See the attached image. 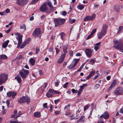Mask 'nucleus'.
I'll return each instance as SVG.
<instances>
[{"instance_id": "obj_45", "label": "nucleus", "mask_w": 123, "mask_h": 123, "mask_svg": "<svg viewBox=\"0 0 123 123\" xmlns=\"http://www.w3.org/2000/svg\"><path fill=\"white\" fill-rule=\"evenodd\" d=\"M38 0H33L32 2L30 3V4H34L37 2L38 1Z\"/></svg>"}, {"instance_id": "obj_36", "label": "nucleus", "mask_w": 123, "mask_h": 123, "mask_svg": "<svg viewBox=\"0 0 123 123\" xmlns=\"http://www.w3.org/2000/svg\"><path fill=\"white\" fill-rule=\"evenodd\" d=\"M77 7L80 10H82L84 8V6L83 5H81L78 6Z\"/></svg>"}, {"instance_id": "obj_63", "label": "nucleus", "mask_w": 123, "mask_h": 123, "mask_svg": "<svg viewBox=\"0 0 123 123\" xmlns=\"http://www.w3.org/2000/svg\"><path fill=\"white\" fill-rule=\"evenodd\" d=\"M100 85L98 84H97L95 85V87L96 88V89L98 88L99 87Z\"/></svg>"}, {"instance_id": "obj_46", "label": "nucleus", "mask_w": 123, "mask_h": 123, "mask_svg": "<svg viewBox=\"0 0 123 123\" xmlns=\"http://www.w3.org/2000/svg\"><path fill=\"white\" fill-rule=\"evenodd\" d=\"M68 84V82H66L65 84L63 85L62 86L64 88H66L67 87V85Z\"/></svg>"}, {"instance_id": "obj_8", "label": "nucleus", "mask_w": 123, "mask_h": 123, "mask_svg": "<svg viewBox=\"0 0 123 123\" xmlns=\"http://www.w3.org/2000/svg\"><path fill=\"white\" fill-rule=\"evenodd\" d=\"M17 4L21 6L25 5L28 2V0H17Z\"/></svg>"}, {"instance_id": "obj_47", "label": "nucleus", "mask_w": 123, "mask_h": 123, "mask_svg": "<svg viewBox=\"0 0 123 123\" xmlns=\"http://www.w3.org/2000/svg\"><path fill=\"white\" fill-rule=\"evenodd\" d=\"M41 18L42 20H44L45 19V16L44 15H43L41 17Z\"/></svg>"}, {"instance_id": "obj_48", "label": "nucleus", "mask_w": 123, "mask_h": 123, "mask_svg": "<svg viewBox=\"0 0 123 123\" xmlns=\"http://www.w3.org/2000/svg\"><path fill=\"white\" fill-rule=\"evenodd\" d=\"M10 99H8L6 101V103L7 105V106L8 107H9V106L10 105Z\"/></svg>"}, {"instance_id": "obj_60", "label": "nucleus", "mask_w": 123, "mask_h": 123, "mask_svg": "<svg viewBox=\"0 0 123 123\" xmlns=\"http://www.w3.org/2000/svg\"><path fill=\"white\" fill-rule=\"evenodd\" d=\"M92 35L91 34L90 35L88 36V37H87V38H86V39L88 40L90 38H91L92 37Z\"/></svg>"}, {"instance_id": "obj_31", "label": "nucleus", "mask_w": 123, "mask_h": 123, "mask_svg": "<svg viewBox=\"0 0 123 123\" xmlns=\"http://www.w3.org/2000/svg\"><path fill=\"white\" fill-rule=\"evenodd\" d=\"M79 60V59H77L76 58H75L74 59L73 62L74 63V64H73L74 65V67H75L76 65Z\"/></svg>"}, {"instance_id": "obj_54", "label": "nucleus", "mask_w": 123, "mask_h": 123, "mask_svg": "<svg viewBox=\"0 0 123 123\" xmlns=\"http://www.w3.org/2000/svg\"><path fill=\"white\" fill-rule=\"evenodd\" d=\"M60 83L59 81L58 80H57V81L55 83V86H58L59 85V84Z\"/></svg>"}, {"instance_id": "obj_38", "label": "nucleus", "mask_w": 123, "mask_h": 123, "mask_svg": "<svg viewBox=\"0 0 123 123\" xmlns=\"http://www.w3.org/2000/svg\"><path fill=\"white\" fill-rule=\"evenodd\" d=\"M21 115V111H19L17 114L15 115V118H16L19 117Z\"/></svg>"}, {"instance_id": "obj_4", "label": "nucleus", "mask_w": 123, "mask_h": 123, "mask_svg": "<svg viewBox=\"0 0 123 123\" xmlns=\"http://www.w3.org/2000/svg\"><path fill=\"white\" fill-rule=\"evenodd\" d=\"M41 34L40 29L39 28H37L35 30L32 35L34 37H40Z\"/></svg>"}, {"instance_id": "obj_25", "label": "nucleus", "mask_w": 123, "mask_h": 123, "mask_svg": "<svg viewBox=\"0 0 123 123\" xmlns=\"http://www.w3.org/2000/svg\"><path fill=\"white\" fill-rule=\"evenodd\" d=\"M9 40H7L4 42L2 45V47L4 48H5L7 47L8 43L9 42Z\"/></svg>"}, {"instance_id": "obj_1", "label": "nucleus", "mask_w": 123, "mask_h": 123, "mask_svg": "<svg viewBox=\"0 0 123 123\" xmlns=\"http://www.w3.org/2000/svg\"><path fill=\"white\" fill-rule=\"evenodd\" d=\"M107 25H103L101 32L98 33L97 35L98 39L102 38L106 34L107 31Z\"/></svg>"}, {"instance_id": "obj_58", "label": "nucleus", "mask_w": 123, "mask_h": 123, "mask_svg": "<svg viewBox=\"0 0 123 123\" xmlns=\"http://www.w3.org/2000/svg\"><path fill=\"white\" fill-rule=\"evenodd\" d=\"M67 12L65 11H64L62 13V15L63 16H66L67 14Z\"/></svg>"}, {"instance_id": "obj_41", "label": "nucleus", "mask_w": 123, "mask_h": 123, "mask_svg": "<svg viewBox=\"0 0 123 123\" xmlns=\"http://www.w3.org/2000/svg\"><path fill=\"white\" fill-rule=\"evenodd\" d=\"M60 34L61 35V38L62 39H63L65 35V34L64 32H62L60 33Z\"/></svg>"}, {"instance_id": "obj_52", "label": "nucleus", "mask_w": 123, "mask_h": 123, "mask_svg": "<svg viewBox=\"0 0 123 123\" xmlns=\"http://www.w3.org/2000/svg\"><path fill=\"white\" fill-rule=\"evenodd\" d=\"M6 13L5 11L3 12H0V15H5Z\"/></svg>"}, {"instance_id": "obj_22", "label": "nucleus", "mask_w": 123, "mask_h": 123, "mask_svg": "<svg viewBox=\"0 0 123 123\" xmlns=\"http://www.w3.org/2000/svg\"><path fill=\"white\" fill-rule=\"evenodd\" d=\"M68 49V46H65L63 47V51L64 53L63 54H65V55H66V54L67 52V50Z\"/></svg>"}, {"instance_id": "obj_32", "label": "nucleus", "mask_w": 123, "mask_h": 123, "mask_svg": "<svg viewBox=\"0 0 123 123\" xmlns=\"http://www.w3.org/2000/svg\"><path fill=\"white\" fill-rule=\"evenodd\" d=\"M47 84H48L47 83H44V84L41 86V88L43 90V91H44V89L47 86Z\"/></svg>"}, {"instance_id": "obj_37", "label": "nucleus", "mask_w": 123, "mask_h": 123, "mask_svg": "<svg viewBox=\"0 0 123 123\" xmlns=\"http://www.w3.org/2000/svg\"><path fill=\"white\" fill-rule=\"evenodd\" d=\"M75 20L74 19H70L69 20V22L70 24H72L74 23L75 22Z\"/></svg>"}, {"instance_id": "obj_13", "label": "nucleus", "mask_w": 123, "mask_h": 123, "mask_svg": "<svg viewBox=\"0 0 123 123\" xmlns=\"http://www.w3.org/2000/svg\"><path fill=\"white\" fill-rule=\"evenodd\" d=\"M122 39H120V42L119 43H120V45H119V44L117 46L115 45L114 46V47L117 49H119L120 50H123V43H122Z\"/></svg>"}, {"instance_id": "obj_53", "label": "nucleus", "mask_w": 123, "mask_h": 123, "mask_svg": "<svg viewBox=\"0 0 123 123\" xmlns=\"http://www.w3.org/2000/svg\"><path fill=\"white\" fill-rule=\"evenodd\" d=\"M47 104L46 103H44L43 104V107L44 108H47Z\"/></svg>"}, {"instance_id": "obj_6", "label": "nucleus", "mask_w": 123, "mask_h": 123, "mask_svg": "<svg viewBox=\"0 0 123 123\" xmlns=\"http://www.w3.org/2000/svg\"><path fill=\"white\" fill-rule=\"evenodd\" d=\"M93 52V50L90 49H85V53L88 57L90 58L92 56V54Z\"/></svg>"}, {"instance_id": "obj_20", "label": "nucleus", "mask_w": 123, "mask_h": 123, "mask_svg": "<svg viewBox=\"0 0 123 123\" xmlns=\"http://www.w3.org/2000/svg\"><path fill=\"white\" fill-rule=\"evenodd\" d=\"M15 79L17 80L18 83H20L22 81L21 77L18 75L16 76L15 77Z\"/></svg>"}, {"instance_id": "obj_5", "label": "nucleus", "mask_w": 123, "mask_h": 123, "mask_svg": "<svg viewBox=\"0 0 123 123\" xmlns=\"http://www.w3.org/2000/svg\"><path fill=\"white\" fill-rule=\"evenodd\" d=\"M114 93L116 95H121L123 93V88L122 87L118 88L115 90Z\"/></svg>"}, {"instance_id": "obj_24", "label": "nucleus", "mask_w": 123, "mask_h": 123, "mask_svg": "<svg viewBox=\"0 0 123 123\" xmlns=\"http://www.w3.org/2000/svg\"><path fill=\"white\" fill-rule=\"evenodd\" d=\"M101 43L99 42L96 44L95 46L94 47V49L95 50V51H97Z\"/></svg>"}, {"instance_id": "obj_51", "label": "nucleus", "mask_w": 123, "mask_h": 123, "mask_svg": "<svg viewBox=\"0 0 123 123\" xmlns=\"http://www.w3.org/2000/svg\"><path fill=\"white\" fill-rule=\"evenodd\" d=\"M73 51L71 50L69 52V55L70 56H71L73 55Z\"/></svg>"}, {"instance_id": "obj_9", "label": "nucleus", "mask_w": 123, "mask_h": 123, "mask_svg": "<svg viewBox=\"0 0 123 123\" xmlns=\"http://www.w3.org/2000/svg\"><path fill=\"white\" fill-rule=\"evenodd\" d=\"M55 94V90L54 89H49L48 92L47 93L46 96L48 97H51L53 96V94Z\"/></svg>"}, {"instance_id": "obj_16", "label": "nucleus", "mask_w": 123, "mask_h": 123, "mask_svg": "<svg viewBox=\"0 0 123 123\" xmlns=\"http://www.w3.org/2000/svg\"><path fill=\"white\" fill-rule=\"evenodd\" d=\"M65 56V54H63V53L62 54L60 57L59 59L58 60L57 62L60 64L62 63L63 61Z\"/></svg>"}, {"instance_id": "obj_34", "label": "nucleus", "mask_w": 123, "mask_h": 123, "mask_svg": "<svg viewBox=\"0 0 123 123\" xmlns=\"http://www.w3.org/2000/svg\"><path fill=\"white\" fill-rule=\"evenodd\" d=\"M22 71H23L25 73V74L26 75V76L28 75L29 73V71L28 70H25L23 69L22 70Z\"/></svg>"}, {"instance_id": "obj_27", "label": "nucleus", "mask_w": 123, "mask_h": 123, "mask_svg": "<svg viewBox=\"0 0 123 123\" xmlns=\"http://www.w3.org/2000/svg\"><path fill=\"white\" fill-rule=\"evenodd\" d=\"M19 74L21 77L22 79H24L26 77V75L22 71H20L19 72Z\"/></svg>"}, {"instance_id": "obj_10", "label": "nucleus", "mask_w": 123, "mask_h": 123, "mask_svg": "<svg viewBox=\"0 0 123 123\" xmlns=\"http://www.w3.org/2000/svg\"><path fill=\"white\" fill-rule=\"evenodd\" d=\"M95 17V14H93L92 16H87L84 18V20L85 21H91L94 19Z\"/></svg>"}, {"instance_id": "obj_17", "label": "nucleus", "mask_w": 123, "mask_h": 123, "mask_svg": "<svg viewBox=\"0 0 123 123\" xmlns=\"http://www.w3.org/2000/svg\"><path fill=\"white\" fill-rule=\"evenodd\" d=\"M116 80H113V82L111 84L110 86L108 89V91L109 92V91L111 90L112 88L114 87L116 85Z\"/></svg>"}, {"instance_id": "obj_42", "label": "nucleus", "mask_w": 123, "mask_h": 123, "mask_svg": "<svg viewBox=\"0 0 123 123\" xmlns=\"http://www.w3.org/2000/svg\"><path fill=\"white\" fill-rule=\"evenodd\" d=\"M20 28L21 29H24V30L25 31L26 30V27L25 25L23 24L20 26Z\"/></svg>"}, {"instance_id": "obj_64", "label": "nucleus", "mask_w": 123, "mask_h": 123, "mask_svg": "<svg viewBox=\"0 0 123 123\" xmlns=\"http://www.w3.org/2000/svg\"><path fill=\"white\" fill-rule=\"evenodd\" d=\"M4 11H5L6 13H8L10 12V10L9 9H6Z\"/></svg>"}, {"instance_id": "obj_59", "label": "nucleus", "mask_w": 123, "mask_h": 123, "mask_svg": "<svg viewBox=\"0 0 123 123\" xmlns=\"http://www.w3.org/2000/svg\"><path fill=\"white\" fill-rule=\"evenodd\" d=\"M53 108V105H52L50 104V111H52Z\"/></svg>"}, {"instance_id": "obj_29", "label": "nucleus", "mask_w": 123, "mask_h": 123, "mask_svg": "<svg viewBox=\"0 0 123 123\" xmlns=\"http://www.w3.org/2000/svg\"><path fill=\"white\" fill-rule=\"evenodd\" d=\"M123 29V26H120L119 28L118 29V31L116 33V34H119L121 31Z\"/></svg>"}, {"instance_id": "obj_14", "label": "nucleus", "mask_w": 123, "mask_h": 123, "mask_svg": "<svg viewBox=\"0 0 123 123\" xmlns=\"http://www.w3.org/2000/svg\"><path fill=\"white\" fill-rule=\"evenodd\" d=\"M109 117V113L106 112H104L103 114L99 117L100 118H103L104 119H107Z\"/></svg>"}, {"instance_id": "obj_56", "label": "nucleus", "mask_w": 123, "mask_h": 123, "mask_svg": "<svg viewBox=\"0 0 123 123\" xmlns=\"http://www.w3.org/2000/svg\"><path fill=\"white\" fill-rule=\"evenodd\" d=\"M90 61L92 63V65L94 64L95 62V60L93 59L91 60Z\"/></svg>"}, {"instance_id": "obj_7", "label": "nucleus", "mask_w": 123, "mask_h": 123, "mask_svg": "<svg viewBox=\"0 0 123 123\" xmlns=\"http://www.w3.org/2000/svg\"><path fill=\"white\" fill-rule=\"evenodd\" d=\"M14 34L15 35H18V37H17V39L18 41V48L22 43V37L23 36H21L19 33H14Z\"/></svg>"}, {"instance_id": "obj_18", "label": "nucleus", "mask_w": 123, "mask_h": 123, "mask_svg": "<svg viewBox=\"0 0 123 123\" xmlns=\"http://www.w3.org/2000/svg\"><path fill=\"white\" fill-rule=\"evenodd\" d=\"M114 10L116 12L119 13L120 12V6L119 5H115L114 7Z\"/></svg>"}, {"instance_id": "obj_28", "label": "nucleus", "mask_w": 123, "mask_h": 123, "mask_svg": "<svg viewBox=\"0 0 123 123\" xmlns=\"http://www.w3.org/2000/svg\"><path fill=\"white\" fill-rule=\"evenodd\" d=\"M85 117V116H81L80 119L77 121V122L78 123H79L80 122H84V120L83 119Z\"/></svg>"}, {"instance_id": "obj_61", "label": "nucleus", "mask_w": 123, "mask_h": 123, "mask_svg": "<svg viewBox=\"0 0 123 123\" xmlns=\"http://www.w3.org/2000/svg\"><path fill=\"white\" fill-rule=\"evenodd\" d=\"M60 101L59 99H58L57 100H54V102L55 104H56L58 102H59Z\"/></svg>"}, {"instance_id": "obj_35", "label": "nucleus", "mask_w": 123, "mask_h": 123, "mask_svg": "<svg viewBox=\"0 0 123 123\" xmlns=\"http://www.w3.org/2000/svg\"><path fill=\"white\" fill-rule=\"evenodd\" d=\"M70 117V119L71 120H72L74 119H77L79 117H74V115L71 116H69V117Z\"/></svg>"}, {"instance_id": "obj_44", "label": "nucleus", "mask_w": 123, "mask_h": 123, "mask_svg": "<svg viewBox=\"0 0 123 123\" xmlns=\"http://www.w3.org/2000/svg\"><path fill=\"white\" fill-rule=\"evenodd\" d=\"M47 3L48 5L51 8H52L53 7V6L52 5L51 3L49 1H48L47 2Z\"/></svg>"}, {"instance_id": "obj_2", "label": "nucleus", "mask_w": 123, "mask_h": 123, "mask_svg": "<svg viewBox=\"0 0 123 123\" xmlns=\"http://www.w3.org/2000/svg\"><path fill=\"white\" fill-rule=\"evenodd\" d=\"M66 21L65 18H55L54 19L55 27H56L63 25Z\"/></svg>"}, {"instance_id": "obj_26", "label": "nucleus", "mask_w": 123, "mask_h": 123, "mask_svg": "<svg viewBox=\"0 0 123 123\" xmlns=\"http://www.w3.org/2000/svg\"><path fill=\"white\" fill-rule=\"evenodd\" d=\"M29 62L31 65L32 66H33L35 62V61L33 58H31L29 60Z\"/></svg>"}, {"instance_id": "obj_12", "label": "nucleus", "mask_w": 123, "mask_h": 123, "mask_svg": "<svg viewBox=\"0 0 123 123\" xmlns=\"http://www.w3.org/2000/svg\"><path fill=\"white\" fill-rule=\"evenodd\" d=\"M30 39H31L30 38H29L27 39L21 45L20 47V48L22 49L24 48L26 44L29 43L30 40Z\"/></svg>"}, {"instance_id": "obj_40", "label": "nucleus", "mask_w": 123, "mask_h": 123, "mask_svg": "<svg viewBox=\"0 0 123 123\" xmlns=\"http://www.w3.org/2000/svg\"><path fill=\"white\" fill-rule=\"evenodd\" d=\"M74 67H74V65H70L69 66L67 67V68L68 69H71L74 68Z\"/></svg>"}, {"instance_id": "obj_19", "label": "nucleus", "mask_w": 123, "mask_h": 123, "mask_svg": "<svg viewBox=\"0 0 123 123\" xmlns=\"http://www.w3.org/2000/svg\"><path fill=\"white\" fill-rule=\"evenodd\" d=\"M25 102H26L27 104L30 103V99L28 96H24Z\"/></svg>"}, {"instance_id": "obj_30", "label": "nucleus", "mask_w": 123, "mask_h": 123, "mask_svg": "<svg viewBox=\"0 0 123 123\" xmlns=\"http://www.w3.org/2000/svg\"><path fill=\"white\" fill-rule=\"evenodd\" d=\"M7 56L4 55H0V60L2 59H6L7 58Z\"/></svg>"}, {"instance_id": "obj_15", "label": "nucleus", "mask_w": 123, "mask_h": 123, "mask_svg": "<svg viewBox=\"0 0 123 123\" xmlns=\"http://www.w3.org/2000/svg\"><path fill=\"white\" fill-rule=\"evenodd\" d=\"M7 95L9 97L12 96V98L14 99L15 96L17 95V93L14 92H10L7 93Z\"/></svg>"}, {"instance_id": "obj_62", "label": "nucleus", "mask_w": 123, "mask_h": 123, "mask_svg": "<svg viewBox=\"0 0 123 123\" xmlns=\"http://www.w3.org/2000/svg\"><path fill=\"white\" fill-rule=\"evenodd\" d=\"M119 112L123 114V108H121L119 110Z\"/></svg>"}, {"instance_id": "obj_3", "label": "nucleus", "mask_w": 123, "mask_h": 123, "mask_svg": "<svg viewBox=\"0 0 123 123\" xmlns=\"http://www.w3.org/2000/svg\"><path fill=\"white\" fill-rule=\"evenodd\" d=\"M8 77V75L7 74L3 73L0 75V85L5 83L7 80Z\"/></svg>"}, {"instance_id": "obj_57", "label": "nucleus", "mask_w": 123, "mask_h": 123, "mask_svg": "<svg viewBox=\"0 0 123 123\" xmlns=\"http://www.w3.org/2000/svg\"><path fill=\"white\" fill-rule=\"evenodd\" d=\"M89 106L87 105L85 106L84 107V111H86V110L87 109L89 108Z\"/></svg>"}, {"instance_id": "obj_33", "label": "nucleus", "mask_w": 123, "mask_h": 123, "mask_svg": "<svg viewBox=\"0 0 123 123\" xmlns=\"http://www.w3.org/2000/svg\"><path fill=\"white\" fill-rule=\"evenodd\" d=\"M120 39H120V40H119V41H117L115 39L113 41L114 43H115V44H117V43H118V44H117V45H114V46L115 45L117 46L118 45H119V43H120V42H120ZM120 43H119V45L120 46Z\"/></svg>"}, {"instance_id": "obj_49", "label": "nucleus", "mask_w": 123, "mask_h": 123, "mask_svg": "<svg viewBox=\"0 0 123 123\" xmlns=\"http://www.w3.org/2000/svg\"><path fill=\"white\" fill-rule=\"evenodd\" d=\"M71 91L73 93H77L78 92V91L77 90H75L74 89H72L71 90Z\"/></svg>"}, {"instance_id": "obj_23", "label": "nucleus", "mask_w": 123, "mask_h": 123, "mask_svg": "<svg viewBox=\"0 0 123 123\" xmlns=\"http://www.w3.org/2000/svg\"><path fill=\"white\" fill-rule=\"evenodd\" d=\"M34 116L37 118H39L41 116L40 113L38 112H35L34 114Z\"/></svg>"}, {"instance_id": "obj_21", "label": "nucleus", "mask_w": 123, "mask_h": 123, "mask_svg": "<svg viewBox=\"0 0 123 123\" xmlns=\"http://www.w3.org/2000/svg\"><path fill=\"white\" fill-rule=\"evenodd\" d=\"M24 99V96H23L19 99L18 100V102L20 103H25Z\"/></svg>"}, {"instance_id": "obj_39", "label": "nucleus", "mask_w": 123, "mask_h": 123, "mask_svg": "<svg viewBox=\"0 0 123 123\" xmlns=\"http://www.w3.org/2000/svg\"><path fill=\"white\" fill-rule=\"evenodd\" d=\"M81 111V110H80L79 109L76 112V116L77 117H79V113H80V112Z\"/></svg>"}, {"instance_id": "obj_55", "label": "nucleus", "mask_w": 123, "mask_h": 123, "mask_svg": "<svg viewBox=\"0 0 123 123\" xmlns=\"http://www.w3.org/2000/svg\"><path fill=\"white\" fill-rule=\"evenodd\" d=\"M96 29H94L92 31L91 34L92 35H93V34L96 32Z\"/></svg>"}, {"instance_id": "obj_11", "label": "nucleus", "mask_w": 123, "mask_h": 123, "mask_svg": "<svg viewBox=\"0 0 123 123\" xmlns=\"http://www.w3.org/2000/svg\"><path fill=\"white\" fill-rule=\"evenodd\" d=\"M47 6V4L45 3L42 5L40 7V10L42 12H44L48 10V8L46 6Z\"/></svg>"}, {"instance_id": "obj_43", "label": "nucleus", "mask_w": 123, "mask_h": 123, "mask_svg": "<svg viewBox=\"0 0 123 123\" xmlns=\"http://www.w3.org/2000/svg\"><path fill=\"white\" fill-rule=\"evenodd\" d=\"M95 73V71L94 70L92 71L91 72H90L89 75L91 77L93 76Z\"/></svg>"}, {"instance_id": "obj_50", "label": "nucleus", "mask_w": 123, "mask_h": 123, "mask_svg": "<svg viewBox=\"0 0 123 123\" xmlns=\"http://www.w3.org/2000/svg\"><path fill=\"white\" fill-rule=\"evenodd\" d=\"M98 123H104V122L102 119H100L98 120Z\"/></svg>"}]
</instances>
